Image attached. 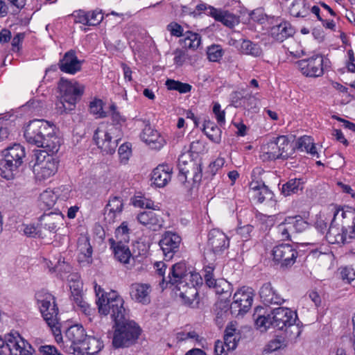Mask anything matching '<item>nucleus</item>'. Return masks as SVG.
Instances as JSON below:
<instances>
[{
  "instance_id": "35",
  "label": "nucleus",
  "mask_w": 355,
  "mask_h": 355,
  "mask_svg": "<svg viewBox=\"0 0 355 355\" xmlns=\"http://www.w3.org/2000/svg\"><path fill=\"white\" fill-rule=\"evenodd\" d=\"M295 33L291 25L286 21H284L277 26L271 28V35L276 40L282 42L287 37L292 36Z\"/></svg>"
},
{
  "instance_id": "61",
  "label": "nucleus",
  "mask_w": 355,
  "mask_h": 355,
  "mask_svg": "<svg viewBox=\"0 0 355 355\" xmlns=\"http://www.w3.org/2000/svg\"><path fill=\"white\" fill-rule=\"evenodd\" d=\"M118 153L119 155L120 162L125 164L128 161L131 155V148L129 144H123L119 146Z\"/></svg>"
},
{
  "instance_id": "13",
  "label": "nucleus",
  "mask_w": 355,
  "mask_h": 355,
  "mask_svg": "<svg viewBox=\"0 0 355 355\" xmlns=\"http://www.w3.org/2000/svg\"><path fill=\"white\" fill-rule=\"evenodd\" d=\"M182 238L171 231L165 232L159 241V245L163 252L164 259L170 261L179 252Z\"/></svg>"
},
{
  "instance_id": "56",
  "label": "nucleus",
  "mask_w": 355,
  "mask_h": 355,
  "mask_svg": "<svg viewBox=\"0 0 355 355\" xmlns=\"http://www.w3.org/2000/svg\"><path fill=\"white\" fill-rule=\"evenodd\" d=\"M88 16V26L98 25L103 19V15L100 10L87 11Z\"/></svg>"
},
{
  "instance_id": "42",
  "label": "nucleus",
  "mask_w": 355,
  "mask_h": 355,
  "mask_svg": "<svg viewBox=\"0 0 355 355\" xmlns=\"http://www.w3.org/2000/svg\"><path fill=\"white\" fill-rule=\"evenodd\" d=\"M123 207L122 200L118 197H113L109 200L105 211L110 219L114 220L122 212Z\"/></svg>"
},
{
  "instance_id": "19",
  "label": "nucleus",
  "mask_w": 355,
  "mask_h": 355,
  "mask_svg": "<svg viewBox=\"0 0 355 355\" xmlns=\"http://www.w3.org/2000/svg\"><path fill=\"white\" fill-rule=\"evenodd\" d=\"M173 167L168 164H159L151 173V182L156 187L166 186L171 180Z\"/></svg>"
},
{
  "instance_id": "40",
  "label": "nucleus",
  "mask_w": 355,
  "mask_h": 355,
  "mask_svg": "<svg viewBox=\"0 0 355 355\" xmlns=\"http://www.w3.org/2000/svg\"><path fill=\"white\" fill-rule=\"evenodd\" d=\"M67 281L71 290V300H78V297L83 296V283L80 276L77 273L70 274Z\"/></svg>"
},
{
  "instance_id": "9",
  "label": "nucleus",
  "mask_w": 355,
  "mask_h": 355,
  "mask_svg": "<svg viewBox=\"0 0 355 355\" xmlns=\"http://www.w3.org/2000/svg\"><path fill=\"white\" fill-rule=\"evenodd\" d=\"M295 64L300 71L306 77L316 78L324 73V58L320 55L298 60Z\"/></svg>"
},
{
  "instance_id": "54",
  "label": "nucleus",
  "mask_w": 355,
  "mask_h": 355,
  "mask_svg": "<svg viewBox=\"0 0 355 355\" xmlns=\"http://www.w3.org/2000/svg\"><path fill=\"white\" fill-rule=\"evenodd\" d=\"M223 55V49L219 45H212L207 49V58L211 62L219 61Z\"/></svg>"
},
{
  "instance_id": "18",
  "label": "nucleus",
  "mask_w": 355,
  "mask_h": 355,
  "mask_svg": "<svg viewBox=\"0 0 355 355\" xmlns=\"http://www.w3.org/2000/svg\"><path fill=\"white\" fill-rule=\"evenodd\" d=\"M272 321H273V327L279 330H283L285 327L296 322L297 314L291 309L286 307H278L274 309L272 311Z\"/></svg>"
},
{
  "instance_id": "34",
  "label": "nucleus",
  "mask_w": 355,
  "mask_h": 355,
  "mask_svg": "<svg viewBox=\"0 0 355 355\" xmlns=\"http://www.w3.org/2000/svg\"><path fill=\"white\" fill-rule=\"evenodd\" d=\"M276 140L279 153L281 154V159H286L295 153V148L287 136L277 137Z\"/></svg>"
},
{
  "instance_id": "47",
  "label": "nucleus",
  "mask_w": 355,
  "mask_h": 355,
  "mask_svg": "<svg viewBox=\"0 0 355 355\" xmlns=\"http://www.w3.org/2000/svg\"><path fill=\"white\" fill-rule=\"evenodd\" d=\"M166 85L169 90H175L181 94H186L191 90V85L178 80L168 79Z\"/></svg>"
},
{
  "instance_id": "52",
  "label": "nucleus",
  "mask_w": 355,
  "mask_h": 355,
  "mask_svg": "<svg viewBox=\"0 0 355 355\" xmlns=\"http://www.w3.org/2000/svg\"><path fill=\"white\" fill-rule=\"evenodd\" d=\"M103 102L99 98H94L89 103V111L92 114L96 116L97 118H104L106 116L105 112L103 110Z\"/></svg>"
},
{
  "instance_id": "32",
  "label": "nucleus",
  "mask_w": 355,
  "mask_h": 355,
  "mask_svg": "<svg viewBox=\"0 0 355 355\" xmlns=\"http://www.w3.org/2000/svg\"><path fill=\"white\" fill-rule=\"evenodd\" d=\"M188 274L186 264L182 262L174 264L167 276L168 282L175 286L180 282H185L186 275Z\"/></svg>"
},
{
  "instance_id": "39",
  "label": "nucleus",
  "mask_w": 355,
  "mask_h": 355,
  "mask_svg": "<svg viewBox=\"0 0 355 355\" xmlns=\"http://www.w3.org/2000/svg\"><path fill=\"white\" fill-rule=\"evenodd\" d=\"M183 37V39L180 40L183 48L196 51L200 47L202 38L198 33L188 31L184 33Z\"/></svg>"
},
{
  "instance_id": "22",
  "label": "nucleus",
  "mask_w": 355,
  "mask_h": 355,
  "mask_svg": "<svg viewBox=\"0 0 355 355\" xmlns=\"http://www.w3.org/2000/svg\"><path fill=\"white\" fill-rule=\"evenodd\" d=\"M151 286L148 284L134 283L130 288L131 298L138 303L148 304L150 302Z\"/></svg>"
},
{
  "instance_id": "57",
  "label": "nucleus",
  "mask_w": 355,
  "mask_h": 355,
  "mask_svg": "<svg viewBox=\"0 0 355 355\" xmlns=\"http://www.w3.org/2000/svg\"><path fill=\"white\" fill-rule=\"evenodd\" d=\"M154 268H155L157 275L160 277H162V280L159 282V284H160L161 287L162 288H164L165 287L164 284H166V286H167V284H169V282H168L167 277H166L164 276V274H165V272L166 270V265L162 261H159V262H156L154 264Z\"/></svg>"
},
{
  "instance_id": "43",
  "label": "nucleus",
  "mask_w": 355,
  "mask_h": 355,
  "mask_svg": "<svg viewBox=\"0 0 355 355\" xmlns=\"http://www.w3.org/2000/svg\"><path fill=\"white\" fill-rule=\"evenodd\" d=\"M290 14L295 17H305L309 14V8L305 0H293L290 8Z\"/></svg>"
},
{
  "instance_id": "58",
  "label": "nucleus",
  "mask_w": 355,
  "mask_h": 355,
  "mask_svg": "<svg viewBox=\"0 0 355 355\" xmlns=\"http://www.w3.org/2000/svg\"><path fill=\"white\" fill-rule=\"evenodd\" d=\"M78 248L80 252L84 254L85 257L91 259L93 250L87 239H80L78 241Z\"/></svg>"
},
{
  "instance_id": "36",
  "label": "nucleus",
  "mask_w": 355,
  "mask_h": 355,
  "mask_svg": "<svg viewBox=\"0 0 355 355\" xmlns=\"http://www.w3.org/2000/svg\"><path fill=\"white\" fill-rule=\"evenodd\" d=\"M305 181L303 178H293L284 184L282 187V193L284 196L297 194L302 192L304 187Z\"/></svg>"
},
{
  "instance_id": "1",
  "label": "nucleus",
  "mask_w": 355,
  "mask_h": 355,
  "mask_svg": "<svg viewBox=\"0 0 355 355\" xmlns=\"http://www.w3.org/2000/svg\"><path fill=\"white\" fill-rule=\"evenodd\" d=\"M94 291L96 305L101 315H111L114 322L112 345L115 348L128 347L138 339L141 329L133 320L126 318L123 297L115 291L105 292L101 286L95 284Z\"/></svg>"
},
{
  "instance_id": "31",
  "label": "nucleus",
  "mask_w": 355,
  "mask_h": 355,
  "mask_svg": "<svg viewBox=\"0 0 355 355\" xmlns=\"http://www.w3.org/2000/svg\"><path fill=\"white\" fill-rule=\"evenodd\" d=\"M109 242L115 258L122 263H128L129 260L132 257L128 246L122 241L116 242L113 239H110Z\"/></svg>"
},
{
  "instance_id": "24",
  "label": "nucleus",
  "mask_w": 355,
  "mask_h": 355,
  "mask_svg": "<svg viewBox=\"0 0 355 355\" xmlns=\"http://www.w3.org/2000/svg\"><path fill=\"white\" fill-rule=\"evenodd\" d=\"M44 262L50 272H55L61 278H63L64 275L70 272L71 270V265L64 260L60 253L54 257L53 261L44 259Z\"/></svg>"
},
{
  "instance_id": "17",
  "label": "nucleus",
  "mask_w": 355,
  "mask_h": 355,
  "mask_svg": "<svg viewBox=\"0 0 355 355\" xmlns=\"http://www.w3.org/2000/svg\"><path fill=\"white\" fill-rule=\"evenodd\" d=\"M136 219L140 225L155 232L160 230L164 225L162 215L151 210L139 212Z\"/></svg>"
},
{
  "instance_id": "12",
  "label": "nucleus",
  "mask_w": 355,
  "mask_h": 355,
  "mask_svg": "<svg viewBox=\"0 0 355 355\" xmlns=\"http://www.w3.org/2000/svg\"><path fill=\"white\" fill-rule=\"evenodd\" d=\"M58 88L62 99L67 104L75 105L84 92V87L76 81H69L61 78L58 83Z\"/></svg>"
},
{
  "instance_id": "62",
  "label": "nucleus",
  "mask_w": 355,
  "mask_h": 355,
  "mask_svg": "<svg viewBox=\"0 0 355 355\" xmlns=\"http://www.w3.org/2000/svg\"><path fill=\"white\" fill-rule=\"evenodd\" d=\"M133 205L135 207L142 209H156L154 202L144 197L136 198L133 202Z\"/></svg>"
},
{
  "instance_id": "29",
  "label": "nucleus",
  "mask_w": 355,
  "mask_h": 355,
  "mask_svg": "<svg viewBox=\"0 0 355 355\" xmlns=\"http://www.w3.org/2000/svg\"><path fill=\"white\" fill-rule=\"evenodd\" d=\"M211 10V17L227 27L233 28L239 23V18L227 10L216 8Z\"/></svg>"
},
{
  "instance_id": "50",
  "label": "nucleus",
  "mask_w": 355,
  "mask_h": 355,
  "mask_svg": "<svg viewBox=\"0 0 355 355\" xmlns=\"http://www.w3.org/2000/svg\"><path fill=\"white\" fill-rule=\"evenodd\" d=\"M255 320V325L257 329H259L261 331H265L270 327H273V320L272 318V313L268 314L267 315H258L254 318Z\"/></svg>"
},
{
  "instance_id": "63",
  "label": "nucleus",
  "mask_w": 355,
  "mask_h": 355,
  "mask_svg": "<svg viewBox=\"0 0 355 355\" xmlns=\"http://www.w3.org/2000/svg\"><path fill=\"white\" fill-rule=\"evenodd\" d=\"M166 30L171 33L172 36L176 37H180L184 35L183 27L175 21L168 24L166 26Z\"/></svg>"
},
{
  "instance_id": "59",
  "label": "nucleus",
  "mask_w": 355,
  "mask_h": 355,
  "mask_svg": "<svg viewBox=\"0 0 355 355\" xmlns=\"http://www.w3.org/2000/svg\"><path fill=\"white\" fill-rule=\"evenodd\" d=\"M78 248L80 252L84 254L85 257L91 259L93 250L87 239H80L78 241Z\"/></svg>"
},
{
  "instance_id": "53",
  "label": "nucleus",
  "mask_w": 355,
  "mask_h": 355,
  "mask_svg": "<svg viewBox=\"0 0 355 355\" xmlns=\"http://www.w3.org/2000/svg\"><path fill=\"white\" fill-rule=\"evenodd\" d=\"M287 223H288V221H286V218L277 227V234L282 240H290L291 234L293 233L291 225Z\"/></svg>"
},
{
  "instance_id": "20",
  "label": "nucleus",
  "mask_w": 355,
  "mask_h": 355,
  "mask_svg": "<svg viewBox=\"0 0 355 355\" xmlns=\"http://www.w3.org/2000/svg\"><path fill=\"white\" fill-rule=\"evenodd\" d=\"M327 241L331 244H344L349 242V230L331 221L326 234Z\"/></svg>"
},
{
  "instance_id": "7",
  "label": "nucleus",
  "mask_w": 355,
  "mask_h": 355,
  "mask_svg": "<svg viewBox=\"0 0 355 355\" xmlns=\"http://www.w3.org/2000/svg\"><path fill=\"white\" fill-rule=\"evenodd\" d=\"M50 153H40L37 156L33 173L37 180H46L54 175L58 171V162Z\"/></svg>"
},
{
  "instance_id": "5",
  "label": "nucleus",
  "mask_w": 355,
  "mask_h": 355,
  "mask_svg": "<svg viewBox=\"0 0 355 355\" xmlns=\"http://www.w3.org/2000/svg\"><path fill=\"white\" fill-rule=\"evenodd\" d=\"M25 155L24 148L19 144L7 148L3 151L4 157L0 162V175L6 180H12Z\"/></svg>"
},
{
  "instance_id": "16",
  "label": "nucleus",
  "mask_w": 355,
  "mask_h": 355,
  "mask_svg": "<svg viewBox=\"0 0 355 355\" xmlns=\"http://www.w3.org/2000/svg\"><path fill=\"white\" fill-rule=\"evenodd\" d=\"M254 297V291L252 288L243 286L233 296L231 309L237 311L239 314H243L250 309Z\"/></svg>"
},
{
  "instance_id": "2",
  "label": "nucleus",
  "mask_w": 355,
  "mask_h": 355,
  "mask_svg": "<svg viewBox=\"0 0 355 355\" xmlns=\"http://www.w3.org/2000/svg\"><path fill=\"white\" fill-rule=\"evenodd\" d=\"M24 136L31 145L44 149L43 153H57L61 145V139L56 135L55 127L45 120L31 121L25 127Z\"/></svg>"
},
{
  "instance_id": "25",
  "label": "nucleus",
  "mask_w": 355,
  "mask_h": 355,
  "mask_svg": "<svg viewBox=\"0 0 355 355\" xmlns=\"http://www.w3.org/2000/svg\"><path fill=\"white\" fill-rule=\"evenodd\" d=\"M173 290L175 295L189 306L193 305L198 294L197 288L190 286L187 282H180L175 286Z\"/></svg>"
},
{
  "instance_id": "11",
  "label": "nucleus",
  "mask_w": 355,
  "mask_h": 355,
  "mask_svg": "<svg viewBox=\"0 0 355 355\" xmlns=\"http://www.w3.org/2000/svg\"><path fill=\"white\" fill-rule=\"evenodd\" d=\"M86 337L83 326L78 324L71 326L66 331L64 340H63L65 351L76 355L79 349L78 347L82 345Z\"/></svg>"
},
{
  "instance_id": "3",
  "label": "nucleus",
  "mask_w": 355,
  "mask_h": 355,
  "mask_svg": "<svg viewBox=\"0 0 355 355\" xmlns=\"http://www.w3.org/2000/svg\"><path fill=\"white\" fill-rule=\"evenodd\" d=\"M35 298L44 320L51 329L55 340L59 343L63 338L61 334L58 308L55 297L45 291H40L35 294Z\"/></svg>"
},
{
  "instance_id": "45",
  "label": "nucleus",
  "mask_w": 355,
  "mask_h": 355,
  "mask_svg": "<svg viewBox=\"0 0 355 355\" xmlns=\"http://www.w3.org/2000/svg\"><path fill=\"white\" fill-rule=\"evenodd\" d=\"M58 199L57 195L53 192V190L46 189L44 191L40 197L41 206L44 208L51 209L52 208Z\"/></svg>"
},
{
  "instance_id": "60",
  "label": "nucleus",
  "mask_w": 355,
  "mask_h": 355,
  "mask_svg": "<svg viewBox=\"0 0 355 355\" xmlns=\"http://www.w3.org/2000/svg\"><path fill=\"white\" fill-rule=\"evenodd\" d=\"M173 63L178 67H182L187 59V54L182 49H176L173 52Z\"/></svg>"
},
{
  "instance_id": "33",
  "label": "nucleus",
  "mask_w": 355,
  "mask_h": 355,
  "mask_svg": "<svg viewBox=\"0 0 355 355\" xmlns=\"http://www.w3.org/2000/svg\"><path fill=\"white\" fill-rule=\"evenodd\" d=\"M279 153L276 137L261 146L260 158L263 162L281 159Z\"/></svg>"
},
{
  "instance_id": "41",
  "label": "nucleus",
  "mask_w": 355,
  "mask_h": 355,
  "mask_svg": "<svg viewBox=\"0 0 355 355\" xmlns=\"http://www.w3.org/2000/svg\"><path fill=\"white\" fill-rule=\"evenodd\" d=\"M203 131L213 142L219 144L221 141V130L213 122L208 121L204 124Z\"/></svg>"
},
{
  "instance_id": "8",
  "label": "nucleus",
  "mask_w": 355,
  "mask_h": 355,
  "mask_svg": "<svg viewBox=\"0 0 355 355\" xmlns=\"http://www.w3.org/2000/svg\"><path fill=\"white\" fill-rule=\"evenodd\" d=\"M273 261L282 268H291L298 257L297 249L288 243H282L275 246L271 252Z\"/></svg>"
},
{
  "instance_id": "64",
  "label": "nucleus",
  "mask_w": 355,
  "mask_h": 355,
  "mask_svg": "<svg viewBox=\"0 0 355 355\" xmlns=\"http://www.w3.org/2000/svg\"><path fill=\"white\" fill-rule=\"evenodd\" d=\"M213 112L215 115V118L217 123L220 125H223L225 123V112L221 110L220 105L218 103H214L213 106Z\"/></svg>"
},
{
  "instance_id": "10",
  "label": "nucleus",
  "mask_w": 355,
  "mask_h": 355,
  "mask_svg": "<svg viewBox=\"0 0 355 355\" xmlns=\"http://www.w3.org/2000/svg\"><path fill=\"white\" fill-rule=\"evenodd\" d=\"M334 223L348 229L349 238L352 239L355 234V209L349 206L335 207Z\"/></svg>"
},
{
  "instance_id": "48",
  "label": "nucleus",
  "mask_w": 355,
  "mask_h": 355,
  "mask_svg": "<svg viewBox=\"0 0 355 355\" xmlns=\"http://www.w3.org/2000/svg\"><path fill=\"white\" fill-rule=\"evenodd\" d=\"M285 339L281 336H277L274 339L270 340L265 346L263 352L266 354H270L277 349L283 348L286 346Z\"/></svg>"
},
{
  "instance_id": "21",
  "label": "nucleus",
  "mask_w": 355,
  "mask_h": 355,
  "mask_svg": "<svg viewBox=\"0 0 355 355\" xmlns=\"http://www.w3.org/2000/svg\"><path fill=\"white\" fill-rule=\"evenodd\" d=\"M259 293L261 301L266 305L282 304L286 301L270 282L263 284Z\"/></svg>"
},
{
  "instance_id": "38",
  "label": "nucleus",
  "mask_w": 355,
  "mask_h": 355,
  "mask_svg": "<svg viewBox=\"0 0 355 355\" xmlns=\"http://www.w3.org/2000/svg\"><path fill=\"white\" fill-rule=\"evenodd\" d=\"M295 148L302 152H306L312 157H319L313 139L309 136L305 135L299 138Z\"/></svg>"
},
{
  "instance_id": "14",
  "label": "nucleus",
  "mask_w": 355,
  "mask_h": 355,
  "mask_svg": "<svg viewBox=\"0 0 355 355\" xmlns=\"http://www.w3.org/2000/svg\"><path fill=\"white\" fill-rule=\"evenodd\" d=\"M230 239L218 229H213L208 234L207 248L216 257H220L228 250Z\"/></svg>"
},
{
  "instance_id": "6",
  "label": "nucleus",
  "mask_w": 355,
  "mask_h": 355,
  "mask_svg": "<svg viewBox=\"0 0 355 355\" xmlns=\"http://www.w3.org/2000/svg\"><path fill=\"white\" fill-rule=\"evenodd\" d=\"M178 179L184 184L188 178L192 179L193 184L199 183L202 179L201 164L193 162L188 154H182L178 158Z\"/></svg>"
},
{
  "instance_id": "55",
  "label": "nucleus",
  "mask_w": 355,
  "mask_h": 355,
  "mask_svg": "<svg viewBox=\"0 0 355 355\" xmlns=\"http://www.w3.org/2000/svg\"><path fill=\"white\" fill-rule=\"evenodd\" d=\"M18 334V333H11L8 334L6 340H3L0 337V355L7 354L8 353L10 354V347H9L10 342L12 340H15L16 336Z\"/></svg>"
},
{
  "instance_id": "4",
  "label": "nucleus",
  "mask_w": 355,
  "mask_h": 355,
  "mask_svg": "<svg viewBox=\"0 0 355 355\" xmlns=\"http://www.w3.org/2000/svg\"><path fill=\"white\" fill-rule=\"evenodd\" d=\"M119 130L113 124L101 123L96 130L94 140L97 146L105 154H113L121 139Z\"/></svg>"
},
{
  "instance_id": "44",
  "label": "nucleus",
  "mask_w": 355,
  "mask_h": 355,
  "mask_svg": "<svg viewBox=\"0 0 355 355\" xmlns=\"http://www.w3.org/2000/svg\"><path fill=\"white\" fill-rule=\"evenodd\" d=\"M240 51L242 53L253 57H259L262 54L260 46L248 40H243L241 44Z\"/></svg>"
},
{
  "instance_id": "30",
  "label": "nucleus",
  "mask_w": 355,
  "mask_h": 355,
  "mask_svg": "<svg viewBox=\"0 0 355 355\" xmlns=\"http://www.w3.org/2000/svg\"><path fill=\"white\" fill-rule=\"evenodd\" d=\"M10 355H33L34 349L19 334L15 340L10 342Z\"/></svg>"
},
{
  "instance_id": "37",
  "label": "nucleus",
  "mask_w": 355,
  "mask_h": 355,
  "mask_svg": "<svg viewBox=\"0 0 355 355\" xmlns=\"http://www.w3.org/2000/svg\"><path fill=\"white\" fill-rule=\"evenodd\" d=\"M60 220V214L51 211L40 216V225L41 227L49 230L50 232L55 233L57 231V226Z\"/></svg>"
},
{
  "instance_id": "28",
  "label": "nucleus",
  "mask_w": 355,
  "mask_h": 355,
  "mask_svg": "<svg viewBox=\"0 0 355 355\" xmlns=\"http://www.w3.org/2000/svg\"><path fill=\"white\" fill-rule=\"evenodd\" d=\"M103 347V343L98 338L87 336L82 345L78 347L79 349L76 355H95Z\"/></svg>"
},
{
  "instance_id": "23",
  "label": "nucleus",
  "mask_w": 355,
  "mask_h": 355,
  "mask_svg": "<svg viewBox=\"0 0 355 355\" xmlns=\"http://www.w3.org/2000/svg\"><path fill=\"white\" fill-rule=\"evenodd\" d=\"M140 137L153 149L159 150L166 144L165 139L150 125L145 126Z\"/></svg>"
},
{
  "instance_id": "15",
  "label": "nucleus",
  "mask_w": 355,
  "mask_h": 355,
  "mask_svg": "<svg viewBox=\"0 0 355 355\" xmlns=\"http://www.w3.org/2000/svg\"><path fill=\"white\" fill-rule=\"evenodd\" d=\"M261 173L260 168H255L252 173V181L250 183V193L252 199L258 203L270 201L274 197L273 193L262 181L256 180V174Z\"/></svg>"
},
{
  "instance_id": "49",
  "label": "nucleus",
  "mask_w": 355,
  "mask_h": 355,
  "mask_svg": "<svg viewBox=\"0 0 355 355\" xmlns=\"http://www.w3.org/2000/svg\"><path fill=\"white\" fill-rule=\"evenodd\" d=\"M285 330L286 336L291 342H295L302 333V327L295 322H291L284 329Z\"/></svg>"
},
{
  "instance_id": "27",
  "label": "nucleus",
  "mask_w": 355,
  "mask_h": 355,
  "mask_svg": "<svg viewBox=\"0 0 355 355\" xmlns=\"http://www.w3.org/2000/svg\"><path fill=\"white\" fill-rule=\"evenodd\" d=\"M214 267L207 266L205 268L204 278L206 284L209 288H213L216 294H222L227 286V282L224 279H215L214 276Z\"/></svg>"
},
{
  "instance_id": "26",
  "label": "nucleus",
  "mask_w": 355,
  "mask_h": 355,
  "mask_svg": "<svg viewBox=\"0 0 355 355\" xmlns=\"http://www.w3.org/2000/svg\"><path fill=\"white\" fill-rule=\"evenodd\" d=\"M82 61L79 60L73 51L67 52L59 63L60 69L64 73L75 74L80 71Z\"/></svg>"
},
{
  "instance_id": "51",
  "label": "nucleus",
  "mask_w": 355,
  "mask_h": 355,
  "mask_svg": "<svg viewBox=\"0 0 355 355\" xmlns=\"http://www.w3.org/2000/svg\"><path fill=\"white\" fill-rule=\"evenodd\" d=\"M75 306L89 318V320L92 321V315L94 313V310L91 308L90 305L84 300L83 296L78 297V300H73Z\"/></svg>"
},
{
  "instance_id": "46",
  "label": "nucleus",
  "mask_w": 355,
  "mask_h": 355,
  "mask_svg": "<svg viewBox=\"0 0 355 355\" xmlns=\"http://www.w3.org/2000/svg\"><path fill=\"white\" fill-rule=\"evenodd\" d=\"M286 221L291 225L293 232H301L308 227V223L300 216L286 217Z\"/></svg>"
}]
</instances>
